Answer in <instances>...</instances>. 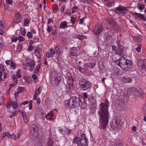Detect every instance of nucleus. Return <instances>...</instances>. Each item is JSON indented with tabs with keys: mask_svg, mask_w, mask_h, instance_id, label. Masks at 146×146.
Instances as JSON below:
<instances>
[{
	"mask_svg": "<svg viewBox=\"0 0 146 146\" xmlns=\"http://www.w3.org/2000/svg\"><path fill=\"white\" fill-rule=\"evenodd\" d=\"M100 105V110L98 112L100 117L99 128L104 129L108 124L109 117L108 110L109 103L107 99H105V102L101 103Z\"/></svg>",
	"mask_w": 146,
	"mask_h": 146,
	"instance_id": "nucleus-1",
	"label": "nucleus"
},
{
	"mask_svg": "<svg viewBox=\"0 0 146 146\" xmlns=\"http://www.w3.org/2000/svg\"><path fill=\"white\" fill-rule=\"evenodd\" d=\"M115 63L125 71L129 70L132 64L131 61L127 60L123 56H121L119 59L117 60Z\"/></svg>",
	"mask_w": 146,
	"mask_h": 146,
	"instance_id": "nucleus-2",
	"label": "nucleus"
},
{
	"mask_svg": "<svg viewBox=\"0 0 146 146\" xmlns=\"http://www.w3.org/2000/svg\"><path fill=\"white\" fill-rule=\"evenodd\" d=\"M80 99L75 96L72 97L70 99L64 102L65 106L69 109L74 108L80 106Z\"/></svg>",
	"mask_w": 146,
	"mask_h": 146,
	"instance_id": "nucleus-3",
	"label": "nucleus"
},
{
	"mask_svg": "<svg viewBox=\"0 0 146 146\" xmlns=\"http://www.w3.org/2000/svg\"><path fill=\"white\" fill-rule=\"evenodd\" d=\"M79 83L80 87L83 90H86L92 87V84L89 81L82 79L80 80Z\"/></svg>",
	"mask_w": 146,
	"mask_h": 146,
	"instance_id": "nucleus-4",
	"label": "nucleus"
},
{
	"mask_svg": "<svg viewBox=\"0 0 146 146\" xmlns=\"http://www.w3.org/2000/svg\"><path fill=\"white\" fill-rule=\"evenodd\" d=\"M62 76L60 74H58L52 78L51 80V84L53 86H58L62 80Z\"/></svg>",
	"mask_w": 146,
	"mask_h": 146,
	"instance_id": "nucleus-5",
	"label": "nucleus"
},
{
	"mask_svg": "<svg viewBox=\"0 0 146 146\" xmlns=\"http://www.w3.org/2000/svg\"><path fill=\"white\" fill-rule=\"evenodd\" d=\"M79 146H88V139L85 137V135L83 133H80V136Z\"/></svg>",
	"mask_w": 146,
	"mask_h": 146,
	"instance_id": "nucleus-6",
	"label": "nucleus"
},
{
	"mask_svg": "<svg viewBox=\"0 0 146 146\" xmlns=\"http://www.w3.org/2000/svg\"><path fill=\"white\" fill-rule=\"evenodd\" d=\"M30 135L31 138L33 140L36 139L38 137L37 128L36 126L33 127L31 131Z\"/></svg>",
	"mask_w": 146,
	"mask_h": 146,
	"instance_id": "nucleus-7",
	"label": "nucleus"
},
{
	"mask_svg": "<svg viewBox=\"0 0 146 146\" xmlns=\"http://www.w3.org/2000/svg\"><path fill=\"white\" fill-rule=\"evenodd\" d=\"M115 11L116 13H118L119 11L121 12L120 13V15H123L125 14V13L124 11L127 10L126 7H124L121 5H119L117 7L114 8Z\"/></svg>",
	"mask_w": 146,
	"mask_h": 146,
	"instance_id": "nucleus-8",
	"label": "nucleus"
},
{
	"mask_svg": "<svg viewBox=\"0 0 146 146\" xmlns=\"http://www.w3.org/2000/svg\"><path fill=\"white\" fill-rule=\"evenodd\" d=\"M104 29L102 25L98 24L96 26L94 30V33L96 35L100 34Z\"/></svg>",
	"mask_w": 146,
	"mask_h": 146,
	"instance_id": "nucleus-9",
	"label": "nucleus"
},
{
	"mask_svg": "<svg viewBox=\"0 0 146 146\" xmlns=\"http://www.w3.org/2000/svg\"><path fill=\"white\" fill-rule=\"evenodd\" d=\"M146 60L145 59H142L140 58L137 61L138 65L141 67L142 69H144L145 71H146L145 64Z\"/></svg>",
	"mask_w": 146,
	"mask_h": 146,
	"instance_id": "nucleus-10",
	"label": "nucleus"
},
{
	"mask_svg": "<svg viewBox=\"0 0 146 146\" xmlns=\"http://www.w3.org/2000/svg\"><path fill=\"white\" fill-rule=\"evenodd\" d=\"M89 102L91 103L90 105L91 108L92 109L95 108L97 106L96 100L93 98L88 99Z\"/></svg>",
	"mask_w": 146,
	"mask_h": 146,
	"instance_id": "nucleus-11",
	"label": "nucleus"
},
{
	"mask_svg": "<svg viewBox=\"0 0 146 146\" xmlns=\"http://www.w3.org/2000/svg\"><path fill=\"white\" fill-rule=\"evenodd\" d=\"M78 49L76 47H73L70 48V53L72 56H76L77 55V52Z\"/></svg>",
	"mask_w": 146,
	"mask_h": 146,
	"instance_id": "nucleus-12",
	"label": "nucleus"
},
{
	"mask_svg": "<svg viewBox=\"0 0 146 146\" xmlns=\"http://www.w3.org/2000/svg\"><path fill=\"white\" fill-rule=\"evenodd\" d=\"M42 52V49L39 47H37L35 49L34 54L36 56L40 57L41 56Z\"/></svg>",
	"mask_w": 146,
	"mask_h": 146,
	"instance_id": "nucleus-13",
	"label": "nucleus"
},
{
	"mask_svg": "<svg viewBox=\"0 0 146 146\" xmlns=\"http://www.w3.org/2000/svg\"><path fill=\"white\" fill-rule=\"evenodd\" d=\"M20 20L21 15L18 13L15 14L14 18V22L16 23H18L20 22Z\"/></svg>",
	"mask_w": 146,
	"mask_h": 146,
	"instance_id": "nucleus-14",
	"label": "nucleus"
},
{
	"mask_svg": "<svg viewBox=\"0 0 146 146\" xmlns=\"http://www.w3.org/2000/svg\"><path fill=\"white\" fill-rule=\"evenodd\" d=\"M52 111H51L50 113H48L46 115V119L49 120H51L54 119V114L52 112Z\"/></svg>",
	"mask_w": 146,
	"mask_h": 146,
	"instance_id": "nucleus-15",
	"label": "nucleus"
},
{
	"mask_svg": "<svg viewBox=\"0 0 146 146\" xmlns=\"http://www.w3.org/2000/svg\"><path fill=\"white\" fill-rule=\"evenodd\" d=\"M96 65V64L94 62H89L84 65V66L87 68H94Z\"/></svg>",
	"mask_w": 146,
	"mask_h": 146,
	"instance_id": "nucleus-16",
	"label": "nucleus"
},
{
	"mask_svg": "<svg viewBox=\"0 0 146 146\" xmlns=\"http://www.w3.org/2000/svg\"><path fill=\"white\" fill-rule=\"evenodd\" d=\"M67 27V22L66 21H64L60 23L59 26L60 29H64Z\"/></svg>",
	"mask_w": 146,
	"mask_h": 146,
	"instance_id": "nucleus-17",
	"label": "nucleus"
},
{
	"mask_svg": "<svg viewBox=\"0 0 146 146\" xmlns=\"http://www.w3.org/2000/svg\"><path fill=\"white\" fill-rule=\"evenodd\" d=\"M122 81L124 83H130L132 81V79L128 77H124L122 78Z\"/></svg>",
	"mask_w": 146,
	"mask_h": 146,
	"instance_id": "nucleus-18",
	"label": "nucleus"
},
{
	"mask_svg": "<svg viewBox=\"0 0 146 146\" xmlns=\"http://www.w3.org/2000/svg\"><path fill=\"white\" fill-rule=\"evenodd\" d=\"M80 140L78 137H75L73 139L72 143H76L78 146H79Z\"/></svg>",
	"mask_w": 146,
	"mask_h": 146,
	"instance_id": "nucleus-19",
	"label": "nucleus"
},
{
	"mask_svg": "<svg viewBox=\"0 0 146 146\" xmlns=\"http://www.w3.org/2000/svg\"><path fill=\"white\" fill-rule=\"evenodd\" d=\"M27 64L29 66L31 67H33L35 65V62L33 60L30 59L27 62Z\"/></svg>",
	"mask_w": 146,
	"mask_h": 146,
	"instance_id": "nucleus-20",
	"label": "nucleus"
},
{
	"mask_svg": "<svg viewBox=\"0 0 146 146\" xmlns=\"http://www.w3.org/2000/svg\"><path fill=\"white\" fill-rule=\"evenodd\" d=\"M113 121H114V123L117 126L120 125L121 123V121L120 119L117 117L113 119Z\"/></svg>",
	"mask_w": 146,
	"mask_h": 146,
	"instance_id": "nucleus-21",
	"label": "nucleus"
},
{
	"mask_svg": "<svg viewBox=\"0 0 146 146\" xmlns=\"http://www.w3.org/2000/svg\"><path fill=\"white\" fill-rule=\"evenodd\" d=\"M134 13L135 15L140 18L143 21H145V19L144 18V16L143 15L136 12Z\"/></svg>",
	"mask_w": 146,
	"mask_h": 146,
	"instance_id": "nucleus-22",
	"label": "nucleus"
},
{
	"mask_svg": "<svg viewBox=\"0 0 146 146\" xmlns=\"http://www.w3.org/2000/svg\"><path fill=\"white\" fill-rule=\"evenodd\" d=\"M6 136H7L8 137H10V136L9 133L6 132H3L2 133L1 137V139L3 141V140Z\"/></svg>",
	"mask_w": 146,
	"mask_h": 146,
	"instance_id": "nucleus-23",
	"label": "nucleus"
},
{
	"mask_svg": "<svg viewBox=\"0 0 146 146\" xmlns=\"http://www.w3.org/2000/svg\"><path fill=\"white\" fill-rule=\"evenodd\" d=\"M134 40L136 41L140 42L142 40V38L140 36L136 35L133 36Z\"/></svg>",
	"mask_w": 146,
	"mask_h": 146,
	"instance_id": "nucleus-24",
	"label": "nucleus"
},
{
	"mask_svg": "<svg viewBox=\"0 0 146 146\" xmlns=\"http://www.w3.org/2000/svg\"><path fill=\"white\" fill-rule=\"evenodd\" d=\"M115 5V1L114 0H110L106 4V5L108 7L113 6Z\"/></svg>",
	"mask_w": 146,
	"mask_h": 146,
	"instance_id": "nucleus-25",
	"label": "nucleus"
},
{
	"mask_svg": "<svg viewBox=\"0 0 146 146\" xmlns=\"http://www.w3.org/2000/svg\"><path fill=\"white\" fill-rule=\"evenodd\" d=\"M60 48L61 46L59 45H57L55 47V50L57 54H60L61 52Z\"/></svg>",
	"mask_w": 146,
	"mask_h": 146,
	"instance_id": "nucleus-26",
	"label": "nucleus"
},
{
	"mask_svg": "<svg viewBox=\"0 0 146 146\" xmlns=\"http://www.w3.org/2000/svg\"><path fill=\"white\" fill-rule=\"evenodd\" d=\"M24 79L25 80L26 82L29 84L31 83V78L29 76H25L24 78Z\"/></svg>",
	"mask_w": 146,
	"mask_h": 146,
	"instance_id": "nucleus-27",
	"label": "nucleus"
},
{
	"mask_svg": "<svg viewBox=\"0 0 146 146\" xmlns=\"http://www.w3.org/2000/svg\"><path fill=\"white\" fill-rule=\"evenodd\" d=\"M41 66V64L40 63L36 66V68L34 70L35 73H37L40 70Z\"/></svg>",
	"mask_w": 146,
	"mask_h": 146,
	"instance_id": "nucleus-28",
	"label": "nucleus"
},
{
	"mask_svg": "<svg viewBox=\"0 0 146 146\" xmlns=\"http://www.w3.org/2000/svg\"><path fill=\"white\" fill-rule=\"evenodd\" d=\"M77 69L78 70L81 72L84 73L86 71V70L84 68H82L80 66H78L77 67Z\"/></svg>",
	"mask_w": 146,
	"mask_h": 146,
	"instance_id": "nucleus-29",
	"label": "nucleus"
},
{
	"mask_svg": "<svg viewBox=\"0 0 146 146\" xmlns=\"http://www.w3.org/2000/svg\"><path fill=\"white\" fill-rule=\"evenodd\" d=\"M13 82L15 84L17 85L18 83V79L16 75H13L12 76Z\"/></svg>",
	"mask_w": 146,
	"mask_h": 146,
	"instance_id": "nucleus-30",
	"label": "nucleus"
},
{
	"mask_svg": "<svg viewBox=\"0 0 146 146\" xmlns=\"http://www.w3.org/2000/svg\"><path fill=\"white\" fill-rule=\"evenodd\" d=\"M76 37L77 38L80 40H82L84 39H86L87 38V37L86 36H83L80 35H77Z\"/></svg>",
	"mask_w": 146,
	"mask_h": 146,
	"instance_id": "nucleus-31",
	"label": "nucleus"
},
{
	"mask_svg": "<svg viewBox=\"0 0 146 146\" xmlns=\"http://www.w3.org/2000/svg\"><path fill=\"white\" fill-rule=\"evenodd\" d=\"M21 113L23 117L25 122L26 123H27L28 121L27 119L26 114L23 111L21 112Z\"/></svg>",
	"mask_w": 146,
	"mask_h": 146,
	"instance_id": "nucleus-32",
	"label": "nucleus"
},
{
	"mask_svg": "<svg viewBox=\"0 0 146 146\" xmlns=\"http://www.w3.org/2000/svg\"><path fill=\"white\" fill-rule=\"evenodd\" d=\"M11 104L12 107L14 109H16L18 107V105L17 102H11Z\"/></svg>",
	"mask_w": 146,
	"mask_h": 146,
	"instance_id": "nucleus-33",
	"label": "nucleus"
},
{
	"mask_svg": "<svg viewBox=\"0 0 146 146\" xmlns=\"http://www.w3.org/2000/svg\"><path fill=\"white\" fill-rule=\"evenodd\" d=\"M137 7L140 10H143L145 7V5L142 3H139L137 5Z\"/></svg>",
	"mask_w": 146,
	"mask_h": 146,
	"instance_id": "nucleus-34",
	"label": "nucleus"
},
{
	"mask_svg": "<svg viewBox=\"0 0 146 146\" xmlns=\"http://www.w3.org/2000/svg\"><path fill=\"white\" fill-rule=\"evenodd\" d=\"M41 90V87H38V89L35 90V94L36 95H38L40 93Z\"/></svg>",
	"mask_w": 146,
	"mask_h": 146,
	"instance_id": "nucleus-35",
	"label": "nucleus"
},
{
	"mask_svg": "<svg viewBox=\"0 0 146 146\" xmlns=\"http://www.w3.org/2000/svg\"><path fill=\"white\" fill-rule=\"evenodd\" d=\"M113 146H122V142L120 141H117L113 145Z\"/></svg>",
	"mask_w": 146,
	"mask_h": 146,
	"instance_id": "nucleus-36",
	"label": "nucleus"
},
{
	"mask_svg": "<svg viewBox=\"0 0 146 146\" xmlns=\"http://www.w3.org/2000/svg\"><path fill=\"white\" fill-rule=\"evenodd\" d=\"M24 89V87L19 86V87L17 90V92L19 94L21 93L23 91Z\"/></svg>",
	"mask_w": 146,
	"mask_h": 146,
	"instance_id": "nucleus-37",
	"label": "nucleus"
},
{
	"mask_svg": "<svg viewBox=\"0 0 146 146\" xmlns=\"http://www.w3.org/2000/svg\"><path fill=\"white\" fill-rule=\"evenodd\" d=\"M52 141L51 139H49L46 144V146H52Z\"/></svg>",
	"mask_w": 146,
	"mask_h": 146,
	"instance_id": "nucleus-38",
	"label": "nucleus"
},
{
	"mask_svg": "<svg viewBox=\"0 0 146 146\" xmlns=\"http://www.w3.org/2000/svg\"><path fill=\"white\" fill-rule=\"evenodd\" d=\"M27 36L29 39H31L33 37L32 33L30 32H29L27 33Z\"/></svg>",
	"mask_w": 146,
	"mask_h": 146,
	"instance_id": "nucleus-39",
	"label": "nucleus"
},
{
	"mask_svg": "<svg viewBox=\"0 0 146 146\" xmlns=\"http://www.w3.org/2000/svg\"><path fill=\"white\" fill-rule=\"evenodd\" d=\"M110 124L111 127L113 129L117 127L116 125L115 124L114 121L113 120L110 122Z\"/></svg>",
	"mask_w": 146,
	"mask_h": 146,
	"instance_id": "nucleus-40",
	"label": "nucleus"
},
{
	"mask_svg": "<svg viewBox=\"0 0 146 146\" xmlns=\"http://www.w3.org/2000/svg\"><path fill=\"white\" fill-rule=\"evenodd\" d=\"M21 71V70L20 69H19L17 70L16 73L17 76L19 78L21 77V75L20 74Z\"/></svg>",
	"mask_w": 146,
	"mask_h": 146,
	"instance_id": "nucleus-41",
	"label": "nucleus"
},
{
	"mask_svg": "<svg viewBox=\"0 0 146 146\" xmlns=\"http://www.w3.org/2000/svg\"><path fill=\"white\" fill-rule=\"evenodd\" d=\"M29 20L28 19H26L24 20V25L25 26H28L29 25Z\"/></svg>",
	"mask_w": 146,
	"mask_h": 146,
	"instance_id": "nucleus-42",
	"label": "nucleus"
},
{
	"mask_svg": "<svg viewBox=\"0 0 146 146\" xmlns=\"http://www.w3.org/2000/svg\"><path fill=\"white\" fill-rule=\"evenodd\" d=\"M141 45L140 44H138V46L136 48V50L138 52H139L141 51Z\"/></svg>",
	"mask_w": 146,
	"mask_h": 146,
	"instance_id": "nucleus-43",
	"label": "nucleus"
},
{
	"mask_svg": "<svg viewBox=\"0 0 146 146\" xmlns=\"http://www.w3.org/2000/svg\"><path fill=\"white\" fill-rule=\"evenodd\" d=\"M10 65L11 67L14 69L16 68V65L13 61H11Z\"/></svg>",
	"mask_w": 146,
	"mask_h": 146,
	"instance_id": "nucleus-44",
	"label": "nucleus"
},
{
	"mask_svg": "<svg viewBox=\"0 0 146 146\" xmlns=\"http://www.w3.org/2000/svg\"><path fill=\"white\" fill-rule=\"evenodd\" d=\"M10 137H8L9 138H12V139L15 140H16V136L15 134H12V135H10Z\"/></svg>",
	"mask_w": 146,
	"mask_h": 146,
	"instance_id": "nucleus-45",
	"label": "nucleus"
},
{
	"mask_svg": "<svg viewBox=\"0 0 146 146\" xmlns=\"http://www.w3.org/2000/svg\"><path fill=\"white\" fill-rule=\"evenodd\" d=\"M32 78L33 79L34 82H36V80L38 78V77L36 76L35 74H33L32 75Z\"/></svg>",
	"mask_w": 146,
	"mask_h": 146,
	"instance_id": "nucleus-46",
	"label": "nucleus"
},
{
	"mask_svg": "<svg viewBox=\"0 0 146 146\" xmlns=\"http://www.w3.org/2000/svg\"><path fill=\"white\" fill-rule=\"evenodd\" d=\"M50 53H51V54L53 56H54V55L55 54V52L53 48H51L50 49Z\"/></svg>",
	"mask_w": 146,
	"mask_h": 146,
	"instance_id": "nucleus-47",
	"label": "nucleus"
},
{
	"mask_svg": "<svg viewBox=\"0 0 146 146\" xmlns=\"http://www.w3.org/2000/svg\"><path fill=\"white\" fill-rule=\"evenodd\" d=\"M78 9V7L76 6H75L72 7V12L74 13L76 12Z\"/></svg>",
	"mask_w": 146,
	"mask_h": 146,
	"instance_id": "nucleus-48",
	"label": "nucleus"
},
{
	"mask_svg": "<svg viewBox=\"0 0 146 146\" xmlns=\"http://www.w3.org/2000/svg\"><path fill=\"white\" fill-rule=\"evenodd\" d=\"M5 71V68L3 65L2 64H0V71L4 72Z\"/></svg>",
	"mask_w": 146,
	"mask_h": 146,
	"instance_id": "nucleus-49",
	"label": "nucleus"
},
{
	"mask_svg": "<svg viewBox=\"0 0 146 146\" xmlns=\"http://www.w3.org/2000/svg\"><path fill=\"white\" fill-rule=\"evenodd\" d=\"M12 0H5L6 3L8 5H11L13 3Z\"/></svg>",
	"mask_w": 146,
	"mask_h": 146,
	"instance_id": "nucleus-50",
	"label": "nucleus"
},
{
	"mask_svg": "<svg viewBox=\"0 0 146 146\" xmlns=\"http://www.w3.org/2000/svg\"><path fill=\"white\" fill-rule=\"evenodd\" d=\"M35 146H43V145L42 142L39 141L36 143Z\"/></svg>",
	"mask_w": 146,
	"mask_h": 146,
	"instance_id": "nucleus-51",
	"label": "nucleus"
},
{
	"mask_svg": "<svg viewBox=\"0 0 146 146\" xmlns=\"http://www.w3.org/2000/svg\"><path fill=\"white\" fill-rule=\"evenodd\" d=\"M29 110H31L32 108L33 103L32 100H30L29 101Z\"/></svg>",
	"mask_w": 146,
	"mask_h": 146,
	"instance_id": "nucleus-52",
	"label": "nucleus"
},
{
	"mask_svg": "<svg viewBox=\"0 0 146 146\" xmlns=\"http://www.w3.org/2000/svg\"><path fill=\"white\" fill-rule=\"evenodd\" d=\"M70 20L71 21V22L72 24H74L76 20V19L75 17H71V18Z\"/></svg>",
	"mask_w": 146,
	"mask_h": 146,
	"instance_id": "nucleus-53",
	"label": "nucleus"
},
{
	"mask_svg": "<svg viewBox=\"0 0 146 146\" xmlns=\"http://www.w3.org/2000/svg\"><path fill=\"white\" fill-rule=\"evenodd\" d=\"M46 56L47 58H51L53 57L49 52H47L46 54Z\"/></svg>",
	"mask_w": 146,
	"mask_h": 146,
	"instance_id": "nucleus-54",
	"label": "nucleus"
},
{
	"mask_svg": "<svg viewBox=\"0 0 146 146\" xmlns=\"http://www.w3.org/2000/svg\"><path fill=\"white\" fill-rule=\"evenodd\" d=\"M18 39L20 41H23L25 40L24 37L21 36H19L18 37Z\"/></svg>",
	"mask_w": 146,
	"mask_h": 146,
	"instance_id": "nucleus-55",
	"label": "nucleus"
},
{
	"mask_svg": "<svg viewBox=\"0 0 146 146\" xmlns=\"http://www.w3.org/2000/svg\"><path fill=\"white\" fill-rule=\"evenodd\" d=\"M65 131L66 132V133L68 134H70L71 132V130L70 129H68L67 128H66V129L65 130Z\"/></svg>",
	"mask_w": 146,
	"mask_h": 146,
	"instance_id": "nucleus-56",
	"label": "nucleus"
},
{
	"mask_svg": "<svg viewBox=\"0 0 146 146\" xmlns=\"http://www.w3.org/2000/svg\"><path fill=\"white\" fill-rule=\"evenodd\" d=\"M83 96L84 99H87L88 98V94L86 92L84 93Z\"/></svg>",
	"mask_w": 146,
	"mask_h": 146,
	"instance_id": "nucleus-57",
	"label": "nucleus"
},
{
	"mask_svg": "<svg viewBox=\"0 0 146 146\" xmlns=\"http://www.w3.org/2000/svg\"><path fill=\"white\" fill-rule=\"evenodd\" d=\"M17 40H18L17 37H12L11 38V40H12V42H16Z\"/></svg>",
	"mask_w": 146,
	"mask_h": 146,
	"instance_id": "nucleus-58",
	"label": "nucleus"
},
{
	"mask_svg": "<svg viewBox=\"0 0 146 146\" xmlns=\"http://www.w3.org/2000/svg\"><path fill=\"white\" fill-rule=\"evenodd\" d=\"M51 27L49 26H48L47 27V30L48 32H50L52 31Z\"/></svg>",
	"mask_w": 146,
	"mask_h": 146,
	"instance_id": "nucleus-59",
	"label": "nucleus"
},
{
	"mask_svg": "<svg viewBox=\"0 0 146 146\" xmlns=\"http://www.w3.org/2000/svg\"><path fill=\"white\" fill-rule=\"evenodd\" d=\"M112 50L113 51H116L117 50V48L116 46L113 45L112 46Z\"/></svg>",
	"mask_w": 146,
	"mask_h": 146,
	"instance_id": "nucleus-60",
	"label": "nucleus"
},
{
	"mask_svg": "<svg viewBox=\"0 0 146 146\" xmlns=\"http://www.w3.org/2000/svg\"><path fill=\"white\" fill-rule=\"evenodd\" d=\"M33 49V46L30 45L28 47L27 50L29 51L32 50Z\"/></svg>",
	"mask_w": 146,
	"mask_h": 146,
	"instance_id": "nucleus-61",
	"label": "nucleus"
},
{
	"mask_svg": "<svg viewBox=\"0 0 146 146\" xmlns=\"http://www.w3.org/2000/svg\"><path fill=\"white\" fill-rule=\"evenodd\" d=\"M63 129L62 128H61L59 130V132L60 133L62 134L63 135V136L64 135H65V134H63Z\"/></svg>",
	"mask_w": 146,
	"mask_h": 146,
	"instance_id": "nucleus-62",
	"label": "nucleus"
},
{
	"mask_svg": "<svg viewBox=\"0 0 146 146\" xmlns=\"http://www.w3.org/2000/svg\"><path fill=\"white\" fill-rule=\"evenodd\" d=\"M26 33V30L24 29L22 30L21 32V35L23 36H25V35Z\"/></svg>",
	"mask_w": 146,
	"mask_h": 146,
	"instance_id": "nucleus-63",
	"label": "nucleus"
},
{
	"mask_svg": "<svg viewBox=\"0 0 146 146\" xmlns=\"http://www.w3.org/2000/svg\"><path fill=\"white\" fill-rule=\"evenodd\" d=\"M117 43L118 46L119 47H120L121 46L120 41L119 40H117Z\"/></svg>",
	"mask_w": 146,
	"mask_h": 146,
	"instance_id": "nucleus-64",
	"label": "nucleus"
}]
</instances>
